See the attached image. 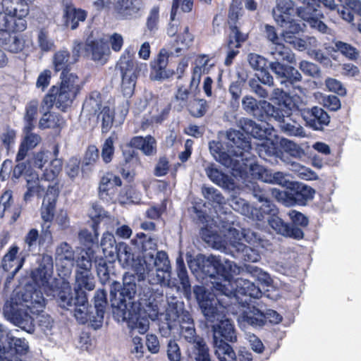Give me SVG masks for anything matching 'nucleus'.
Here are the masks:
<instances>
[{"instance_id": "nucleus-55", "label": "nucleus", "mask_w": 361, "mask_h": 361, "mask_svg": "<svg viewBox=\"0 0 361 361\" xmlns=\"http://www.w3.org/2000/svg\"><path fill=\"white\" fill-rule=\"evenodd\" d=\"M177 264V276L180 281V284L185 292L190 290V283L188 276L187 270L184 266L182 258H178Z\"/></svg>"}, {"instance_id": "nucleus-63", "label": "nucleus", "mask_w": 361, "mask_h": 361, "mask_svg": "<svg viewBox=\"0 0 361 361\" xmlns=\"http://www.w3.org/2000/svg\"><path fill=\"white\" fill-rule=\"evenodd\" d=\"M32 130H26L23 128V133L25 136L21 142L25 146L29 149H32L36 147L41 142V137L36 133L32 132Z\"/></svg>"}, {"instance_id": "nucleus-13", "label": "nucleus", "mask_w": 361, "mask_h": 361, "mask_svg": "<svg viewBox=\"0 0 361 361\" xmlns=\"http://www.w3.org/2000/svg\"><path fill=\"white\" fill-rule=\"evenodd\" d=\"M226 137L228 140V145L230 147V152L233 156L245 157V159H247L248 157L245 154L252 149V144L249 137L240 131L232 129L226 132Z\"/></svg>"}, {"instance_id": "nucleus-40", "label": "nucleus", "mask_w": 361, "mask_h": 361, "mask_svg": "<svg viewBox=\"0 0 361 361\" xmlns=\"http://www.w3.org/2000/svg\"><path fill=\"white\" fill-rule=\"evenodd\" d=\"M189 356L195 361H211L209 348L204 339H199L198 341L192 344Z\"/></svg>"}, {"instance_id": "nucleus-12", "label": "nucleus", "mask_w": 361, "mask_h": 361, "mask_svg": "<svg viewBox=\"0 0 361 361\" xmlns=\"http://www.w3.org/2000/svg\"><path fill=\"white\" fill-rule=\"evenodd\" d=\"M116 258L124 268L132 269L137 274L139 279L140 275H143V256L135 259L131 248L126 243H119L117 244Z\"/></svg>"}, {"instance_id": "nucleus-59", "label": "nucleus", "mask_w": 361, "mask_h": 361, "mask_svg": "<svg viewBox=\"0 0 361 361\" xmlns=\"http://www.w3.org/2000/svg\"><path fill=\"white\" fill-rule=\"evenodd\" d=\"M159 22V7L154 6L149 11L147 18L146 26L150 32H154L158 29Z\"/></svg>"}, {"instance_id": "nucleus-28", "label": "nucleus", "mask_w": 361, "mask_h": 361, "mask_svg": "<svg viewBox=\"0 0 361 361\" xmlns=\"http://www.w3.org/2000/svg\"><path fill=\"white\" fill-rule=\"evenodd\" d=\"M172 51H168L166 49L163 48L160 50L157 59L154 66V70L156 75L154 79L157 80L166 79L173 75V72L170 70H166L168 59L171 55H173Z\"/></svg>"}, {"instance_id": "nucleus-26", "label": "nucleus", "mask_w": 361, "mask_h": 361, "mask_svg": "<svg viewBox=\"0 0 361 361\" xmlns=\"http://www.w3.org/2000/svg\"><path fill=\"white\" fill-rule=\"evenodd\" d=\"M171 276L170 270H160L154 268L153 271H146L145 278L147 277L149 282L153 285H161V286H166L169 288H174L177 290L180 289L175 280L169 279Z\"/></svg>"}, {"instance_id": "nucleus-25", "label": "nucleus", "mask_w": 361, "mask_h": 361, "mask_svg": "<svg viewBox=\"0 0 361 361\" xmlns=\"http://www.w3.org/2000/svg\"><path fill=\"white\" fill-rule=\"evenodd\" d=\"M273 9V17L279 25H284L294 12V2L292 0H276Z\"/></svg>"}, {"instance_id": "nucleus-41", "label": "nucleus", "mask_w": 361, "mask_h": 361, "mask_svg": "<svg viewBox=\"0 0 361 361\" xmlns=\"http://www.w3.org/2000/svg\"><path fill=\"white\" fill-rule=\"evenodd\" d=\"M100 245L105 257L109 258V262L114 261L116 259L117 250L114 235L109 232L104 233Z\"/></svg>"}, {"instance_id": "nucleus-52", "label": "nucleus", "mask_w": 361, "mask_h": 361, "mask_svg": "<svg viewBox=\"0 0 361 361\" xmlns=\"http://www.w3.org/2000/svg\"><path fill=\"white\" fill-rule=\"evenodd\" d=\"M93 255L91 249L81 252L76 259L77 271H91Z\"/></svg>"}, {"instance_id": "nucleus-11", "label": "nucleus", "mask_w": 361, "mask_h": 361, "mask_svg": "<svg viewBox=\"0 0 361 361\" xmlns=\"http://www.w3.org/2000/svg\"><path fill=\"white\" fill-rule=\"evenodd\" d=\"M83 49L85 56L99 65L105 64L111 54L108 44L102 39H92L88 38Z\"/></svg>"}, {"instance_id": "nucleus-37", "label": "nucleus", "mask_w": 361, "mask_h": 361, "mask_svg": "<svg viewBox=\"0 0 361 361\" xmlns=\"http://www.w3.org/2000/svg\"><path fill=\"white\" fill-rule=\"evenodd\" d=\"M27 182V191L24 194L23 199L25 202L30 200L35 195L39 194L45 188L43 182L39 180L38 175L35 173L25 174Z\"/></svg>"}, {"instance_id": "nucleus-48", "label": "nucleus", "mask_w": 361, "mask_h": 361, "mask_svg": "<svg viewBox=\"0 0 361 361\" xmlns=\"http://www.w3.org/2000/svg\"><path fill=\"white\" fill-rule=\"evenodd\" d=\"M51 273L52 269L51 265L47 267L44 264H40L38 268L32 271V276L33 280L38 286H44L48 283Z\"/></svg>"}, {"instance_id": "nucleus-6", "label": "nucleus", "mask_w": 361, "mask_h": 361, "mask_svg": "<svg viewBox=\"0 0 361 361\" xmlns=\"http://www.w3.org/2000/svg\"><path fill=\"white\" fill-rule=\"evenodd\" d=\"M59 302L64 309L75 306L74 316L81 324L90 321H99L92 315L85 291L77 290L75 297L72 296L71 287L69 283H63L59 294Z\"/></svg>"}, {"instance_id": "nucleus-10", "label": "nucleus", "mask_w": 361, "mask_h": 361, "mask_svg": "<svg viewBox=\"0 0 361 361\" xmlns=\"http://www.w3.org/2000/svg\"><path fill=\"white\" fill-rule=\"evenodd\" d=\"M165 320L168 329L173 333L181 331L185 327H190V323L194 324L190 313L177 304L169 305L166 312Z\"/></svg>"}, {"instance_id": "nucleus-3", "label": "nucleus", "mask_w": 361, "mask_h": 361, "mask_svg": "<svg viewBox=\"0 0 361 361\" xmlns=\"http://www.w3.org/2000/svg\"><path fill=\"white\" fill-rule=\"evenodd\" d=\"M136 294V285L131 279L124 277L123 286L119 291L118 297L111 290V302L112 307L116 309V314L131 310L138 307H148L150 310L149 316L154 319L159 314V302L163 296L161 288L147 286L140 293L139 302L134 300Z\"/></svg>"}, {"instance_id": "nucleus-32", "label": "nucleus", "mask_w": 361, "mask_h": 361, "mask_svg": "<svg viewBox=\"0 0 361 361\" xmlns=\"http://www.w3.org/2000/svg\"><path fill=\"white\" fill-rule=\"evenodd\" d=\"M343 6V9H338V13L342 19L347 21L348 23H352L353 26H355L353 23L354 16L349 11H353L358 16H361V1L360 0H338Z\"/></svg>"}, {"instance_id": "nucleus-64", "label": "nucleus", "mask_w": 361, "mask_h": 361, "mask_svg": "<svg viewBox=\"0 0 361 361\" xmlns=\"http://www.w3.org/2000/svg\"><path fill=\"white\" fill-rule=\"evenodd\" d=\"M114 142L111 137L104 141L102 148V159L103 161L108 164L111 161L114 154Z\"/></svg>"}, {"instance_id": "nucleus-46", "label": "nucleus", "mask_w": 361, "mask_h": 361, "mask_svg": "<svg viewBox=\"0 0 361 361\" xmlns=\"http://www.w3.org/2000/svg\"><path fill=\"white\" fill-rule=\"evenodd\" d=\"M39 102L36 99L30 101L25 106L24 115V127L26 130H33L35 128V119L37 116Z\"/></svg>"}, {"instance_id": "nucleus-4", "label": "nucleus", "mask_w": 361, "mask_h": 361, "mask_svg": "<svg viewBox=\"0 0 361 361\" xmlns=\"http://www.w3.org/2000/svg\"><path fill=\"white\" fill-rule=\"evenodd\" d=\"M224 236L225 239L216 246V248L225 249L229 247L235 257H240L247 262H256L259 260L260 255L256 248L262 247L269 250L271 247L269 240L262 238L250 230L238 231L231 228Z\"/></svg>"}, {"instance_id": "nucleus-53", "label": "nucleus", "mask_w": 361, "mask_h": 361, "mask_svg": "<svg viewBox=\"0 0 361 361\" xmlns=\"http://www.w3.org/2000/svg\"><path fill=\"white\" fill-rule=\"evenodd\" d=\"M121 180L118 176L107 173L101 179L99 191L105 192L114 186H121Z\"/></svg>"}, {"instance_id": "nucleus-62", "label": "nucleus", "mask_w": 361, "mask_h": 361, "mask_svg": "<svg viewBox=\"0 0 361 361\" xmlns=\"http://www.w3.org/2000/svg\"><path fill=\"white\" fill-rule=\"evenodd\" d=\"M7 342L10 345H12L15 353L20 357L26 354L28 351V343L24 338H15L13 336V338H8Z\"/></svg>"}, {"instance_id": "nucleus-56", "label": "nucleus", "mask_w": 361, "mask_h": 361, "mask_svg": "<svg viewBox=\"0 0 361 361\" xmlns=\"http://www.w3.org/2000/svg\"><path fill=\"white\" fill-rule=\"evenodd\" d=\"M284 73L280 83L286 87L289 84L293 85L302 80V75L300 72L293 66H288Z\"/></svg>"}, {"instance_id": "nucleus-29", "label": "nucleus", "mask_w": 361, "mask_h": 361, "mask_svg": "<svg viewBox=\"0 0 361 361\" xmlns=\"http://www.w3.org/2000/svg\"><path fill=\"white\" fill-rule=\"evenodd\" d=\"M51 92L54 95L55 105L58 109L64 111L70 106L78 94L61 86H54Z\"/></svg>"}, {"instance_id": "nucleus-17", "label": "nucleus", "mask_w": 361, "mask_h": 361, "mask_svg": "<svg viewBox=\"0 0 361 361\" xmlns=\"http://www.w3.org/2000/svg\"><path fill=\"white\" fill-rule=\"evenodd\" d=\"M55 259L59 271L64 276L69 275L74 264V250L66 242L61 243L56 248Z\"/></svg>"}, {"instance_id": "nucleus-30", "label": "nucleus", "mask_w": 361, "mask_h": 361, "mask_svg": "<svg viewBox=\"0 0 361 361\" xmlns=\"http://www.w3.org/2000/svg\"><path fill=\"white\" fill-rule=\"evenodd\" d=\"M1 8L13 15L15 18L22 20H25L29 13V7L25 0H3Z\"/></svg>"}, {"instance_id": "nucleus-34", "label": "nucleus", "mask_w": 361, "mask_h": 361, "mask_svg": "<svg viewBox=\"0 0 361 361\" xmlns=\"http://www.w3.org/2000/svg\"><path fill=\"white\" fill-rule=\"evenodd\" d=\"M205 172L208 178L215 184L228 189L233 187L232 178L219 171L214 164L209 165L205 169Z\"/></svg>"}, {"instance_id": "nucleus-27", "label": "nucleus", "mask_w": 361, "mask_h": 361, "mask_svg": "<svg viewBox=\"0 0 361 361\" xmlns=\"http://www.w3.org/2000/svg\"><path fill=\"white\" fill-rule=\"evenodd\" d=\"M41 207V217L44 223H50L54 218L57 192L54 187L49 185Z\"/></svg>"}, {"instance_id": "nucleus-15", "label": "nucleus", "mask_w": 361, "mask_h": 361, "mask_svg": "<svg viewBox=\"0 0 361 361\" xmlns=\"http://www.w3.org/2000/svg\"><path fill=\"white\" fill-rule=\"evenodd\" d=\"M315 191L310 186L303 184H298L296 190L294 192L287 194L285 192L276 189L272 190L273 195L279 200L283 202L286 205L290 203L286 200V197H290L291 200L298 204H304L308 200L314 197Z\"/></svg>"}, {"instance_id": "nucleus-42", "label": "nucleus", "mask_w": 361, "mask_h": 361, "mask_svg": "<svg viewBox=\"0 0 361 361\" xmlns=\"http://www.w3.org/2000/svg\"><path fill=\"white\" fill-rule=\"evenodd\" d=\"M270 54L274 61H287L290 63L295 62V56L291 50L279 42L274 45L270 50Z\"/></svg>"}, {"instance_id": "nucleus-16", "label": "nucleus", "mask_w": 361, "mask_h": 361, "mask_svg": "<svg viewBox=\"0 0 361 361\" xmlns=\"http://www.w3.org/2000/svg\"><path fill=\"white\" fill-rule=\"evenodd\" d=\"M277 209L274 212L265 213L270 215L268 219L269 225L279 234L285 237L300 240L304 236V233L300 228L290 226L285 223L281 218L276 216Z\"/></svg>"}, {"instance_id": "nucleus-9", "label": "nucleus", "mask_w": 361, "mask_h": 361, "mask_svg": "<svg viewBox=\"0 0 361 361\" xmlns=\"http://www.w3.org/2000/svg\"><path fill=\"white\" fill-rule=\"evenodd\" d=\"M150 310L148 307H138L137 308L132 309L131 310L123 312L118 315L122 318L123 320L127 322L128 327L131 330L136 331L140 334H145L149 329V322L147 317L151 319L152 318L149 316ZM157 316L152 319L154 320Z\"/></svg>"}, {"instance_id": "nucleus-47", "label": "nucleus", "mask_w": 361, "mask_h": 361, "mask_svg": "<svg viewBox=\"0 0 361 361\" xmlns=\"http://www.w3.org/2000/svg\"><path fill=\"white\" fill-rule=\"evenodd\" d=\"M61 80L60 86L66 90H70L76 94L79 93L81 89V80L76 74L69 71L62 72Z\"/></svg>"}, {"instance_id": "nucleus-58", "label": "nucleus", "mask_w": 361, "mask_h": 361, "mask_svg": "<svg viewBox=\"0 0 361 361\" xmlns=\"http://www.w3.org/2000/svg\"><path fill=\"white\" fill-rule=\"evenodd\" d=\"M281 130L288 135L304 137L305 132L303 128L298 122L295 123H286L283 121L279 124Z\"/></svg>"}, {"instance_id": "nucleus-31", "label": "nucleus", "mask_w": 361, "mask_h": 361, "mask_svg": "<svg viewBox=\"0 0 361 361\" xmlns=\"http://www.w3.org/2000/svg\"><path fill=\"white\" fill-rule=\"evenodd\" d=\"M239 323H246L252 326H262L265 324L263 312L255 307H248L238 317Z\"/></svg>"}, {"instance_id": "nucleus-54", "label": "nucleus", "mask_w": 361, "mask_h": 361, "mask_svg": "<svg viewBox=\"0 0 361 361\" xmlns=\"http://www.w3.org/2000/svg\"><path fill=\"white\" fill-rule=\"evenodd\" d=\"M280 145L286 152L293 157L300 158L305 154L304 150L298 145L288 139L282 138L280 140Z\"/></svg>"}, {"instance_id": "nucleus-7", "label": "nucleus", "mask_w": 361, "mask_h": 361, "mask_svg": "<svg viewBox=\"0 0 361 361\" xmlns=\"http://www.w3.org/2000/svg\"><path fill=\"white\" fill-rule=\"evenodd\" d=\"M205 263L212 265L214 271L210 274L212 276L214 271H224V283H216L214 286L215 290L226 297H231L233 295L234 288L228 280V277L232 274H240V267H238L233 262L226 260L223 264L222 261L217 257L211 255L207 257Z\"/></svg>"}, {"instance_id": "nucleus-21", "label": "nucleus", "mask_w": 361, "mask_h": 361, "mask_svg": "<svg viewBox=\"0 0 361 361\" xmlns=\"http://www.w3.org/2000/svg\"><path fill=\"white\" fill-rule=\"evenodd\" d=\"M302 117L308 126L316 130H321L330 122L329 114L322 108L314 106L304 110Z\"/></svg>"}, {"instance_id": "nucleus-35", "label": "nucleus", "mask_w": 361, "mask_h": 361, "mask_svg": "<svg viewBox=\"0 0 361 361\" xmlns=\"http://www.w3.org/2000/svg\"><path fill=\"white\" fill-rule=\"evenodd\" d=\"M267 135H271V133H267L262 137H258V142L254 144L259 156L264 159L277 153L275 142L271 138L267 137Z\"/></svg>"}, {"instance_id": "nucleus-22", "label": "nucleus", "mask_w": 361, "mask_h": 361, "mask_svg": "<svg viewBox=\"0 0 361 361\" xmlns=\"http://www.w3.org/2000/svg\"><path fill=\"white\" fill-rule=\"evenodd\" d=\"M247 39V35L241 32L235 27L232 28V32L229 33L228 40V51L224 61L226 66H230L233 63V59L239 53L238 49L241 46V43L245 42Z\"/></svg>"}, {"instance_id": "nucleus-50", "label": "nucleus", "mask_w": 361, "mask_h": 361, "mask_svg": "<svg viewBox=\"0 0 361 361\" xmlns=\"http://www.w3.org/2000/svg\"><path fill=\"white\" fill-rule=\"evenodd\" d=\"M94 301L97 317L99 319V322H101L103 319L104 309L107 303L106 291L102 289L97 290L94 297Z\"/></svg>"}, {"instance_id": "nucleus-49", "label": "nucleus", "mask_w": 361, "mask_h": 361, "mask_svg": "<svg viewBox=\"0 0 361 361\" xmlns=\"http://www.w3.org/2000/svg\"><path fill=\"white\" fill-rule=\"evenodd\" d=\"M254 197L262 204L259 209L262 213H270L276 211V207L268 198L267 193L260 190L258 188H255L253 190Z\"/></svg>"}, {"instance_id": "nucleus-51", "label": "nucleus", "mask_w": 361, "mask_h": 361, "mask_svg": "<svg viewBox=\"0 0 361 361\" xmlns=\"http://www.w3.org/2000/svg\"><path fill=\"white\" fill-rule=\"evenodd\" d=\"M194 0H173L171 18L175 19L177 14L190 12L193 7Z\"/></svg>"}, {"instance_id": "nucleus-20", "label": "nucleus", "mask_w": 361, "mask_h": 361, "mask_svg": "<svg viewBox=\"0 0 361 361\" xmlns=\"http://www.w3.org/2000/svg\"><path fill=\"white\" fill-rule=\"evenodd\" d=\"M63 18L66 26L75 30L80 22H84L87 18V12L74 6L71 0H63Z\"/></svg>"}, {"instance_id": "nucleus-44", "label": "nucleus", "mask_w": 361, "mask_h": 361, "mask_svg": "<svg viewBox=\"0 0 361 361\" xmlns=\"http://www.w3.org/2000/svg\"><path fill=\"white\" fill-rule=\"evenodd\" d=\"M64 123L65 121L59 114L45 112L39 121V127L42 129L62 128Z\"/></svg>"}, {"instance_id": "nucleus-36", "label": "nucleus", "mask_w": 361, "mask_h": 361, "mask_svg": "<svg viewBox=\"0 0 361 361\" xmlns=\"http://www.w3.org/2000/svg\"><path fill=\"white\" fill-rule=\"evenodd\" d=\"M298 16L306 21L309 25L317 30L322 33H331V30L325 25L322 21L319 20L317 18V16H319L318 11L315 12H306V10L304 8H300L298 10Z\"/></svg>"}, {"instance_id": "nucleus-57", "label": "nucleus", "mask_w": 361, "mask_h": 361, "mask_svg": "<svg viewBox=\"0 0 361 361\" xmlns=\"http://www.w3.org/2000/svg\"><path fill=\"white\" fill-rule=\"evenodd\" d=\"M194 39L192 34L190 33L188 26H185L183 31L178 35L177 38V43L180 44L182 47H177L175 50L176 54L178 55L182 49H188Z\"/></svg>"}, {"instance_id": "nucleus-8", "label": "nucleus", "mask_w": 361, "mask_h": 361, "mask_svg": "<svg viewBox=\"0 0 361 361\" xmlns=\"http://www.w3.org/2000/svg\"><path fill=\"white\" fill-rule=\"evenodd\" d=\"M97 119L101 122L102 133L110 130L114 121V111L109 106L102 109L101 98L97 92L92 93L84 102L82 113L85 115H95L99 111Z\"/></svg>"}, {"instance_id": "nucleus-1", "label": "nucleus", "mask_w": 361, "mask_h": 361, "mask_svg": "<svg viewBox=\"0 0 361 361\" xmlns=\"http://www.w3.org/2000/svg\"><path fill=\"white\" fill-rule=\"evenodd\" d=\"M194 293L206 319L213 323L212 331L214 353L220 355L226 353L233 356V349L225 341L236 342L237 336L233 322L225 315V305L220 303L216 295L206 290L203 286H195Z\"/></svg>"}, {"instance_id": "nucleus-2", "label": "nucleus", "mask_w": 361, "mask_h": 361, "mask_svg": "<svg viewBox=\"0 0 361 361\" xmlns=\"http://www.w3.org/2000/svg\"><path fill=\"white\" fill-rule=\"evenodd\" d=\"M46 300L40 290L26 288L13 293L4 306V317L27 333L34 331L33 316L43 312Z\"/></svg>"}, {"instance_id": "nucleus-23", "label": "nucleus", "mask_w": 361, "mask_h": 361, "mask_svg": "<svg viewBox=\"0 0 361 361\" xmlns=\"http://www.w3.org/2000/svg\"><path fill=\"white\" fill-rule=\"evenodd\" d=\"M0 11V32H14L24 31L27 27L26 20L15 18L5 9Z\"/></svg>"}, {"instance_id": "nucleus-14", "label": "nucleus", "mask_w": 361, "mask_h": 361, "mask_svg": "<svg viewBox=\"0 0 361 361\" xmlns=\"http://www.w3.org/2000/svg\"><path fill=\"white\" fill-rule=\"evenodd\" d=\"M19 247L13 245L9 247L1 259V265L6 271H8L5 286H7L15 275L23 267L25 257L18 255Z\"/></svg>"}, {"instance_id": "nucleus-60", "label": "nucleus", "mask_w": 361, "mask_h": 361, "mask_svg": "<svg viewBox=\"0 0 361 361\" xmlns=\"http://www.w3.org/2000/svg\"><path fill=\"white\" fill-rule=\"evenodd\" d=\"M207 103L204 99H194L189 106V111L192 116L199 118L205 114L207 111Z\"/></svg>"}, {"instance_id": "nucleus-39", "label": "nucleus", "mask_w": 361, "mask_h": 361, "mask_svg": "<svg viewBox=\"0 0 361 361\" xmlns=\"http://www.w3.org/2000/svg\"><path fill=\"white\" fill-rule=\"evenodd\" d=\"M75 293L77 290L84 291L83 289L92 290L95 286L94 278L91 271H76Z\"/></svg>"}, {"instance_id": "nucleus-24", "label": "nucleus", "mask_w": 361, "mask_h": 361, "mask_svg": "<svg viewBox=\"0 0 361 361\" xmlns=\"http://www.w3.org/2000/svg\"><path fill=\"white\" fill-rule=\"evenodd\" d=\"M114 8L120 18L130 19L138 15L141 6L137 0H114Z\"/></svg>"}, {"instance_id": "nucleus-43", "label": "nucleus", "mask_w": 361, "mask_h": 361, "mask_svg": "<svg viewBox=\"0 0 361 361\" xmlns=\"http://www.w3.org/2000/svg\"><path fill=\"white\" fill-rule=\"evenodd\" d=\"M235 291L243 295H248L252 298H259L262 292L254 283L243 278L237 279L235 281Z\"/></svg>"}, {"instance_id": "nucleus-38", "label": "nucleus", "mask_w": 361, "mask_h": 361, "mask_svg": "<svg viewBox=\"0 0 361 361\" xmlns=\"http://www.w3.org/2000/svg\"><path fill=\"white\" fill-rule=\"evenodd\" d=\"M131 145L140 149L147 156H151L156 153V141L151 136L135 137L131 140Z\"/></svg>"}, {"instance_id": "nucleus-61", "label": "nucleus", "mask_w": 361, "mask_h": 361, "mask_svg": "<svg viewBox=\"0 0 361 361\" xmlns=\"http://www.w3.org/2000/svg\"><path fill=\"white\" fill-rule=\"evenodd\" d=\"M170 110L169 104L162 103H156L151 111L152 119L155 122H161L164 120Z\"/></svg>"}, {"instance_id": "nucleus-33", "label": "nucleus", "mask_w": 361, "mask_h": 361, "mask_svg": "<svg viewBox=\"0 0 361 361\" xmlns=\"http://www.w3.org/2000/svg\"><path fill=\"white\" fill-rule=\"evenodd\" d=\"M264 104H266L267 114L277 121L279 124L283 121L288 123L297 122L293 118V115L290 114V110L287 109L285 105L276 108L266 101L264 102Z\"/></svg>"}, {"instance_id": "nucleus-45", "label": "nucleus", "mask_w": 361, "mask_h": 361, "mask_svg": "<svg viewBox=\"0 0 361 361\" xmlns=\"http://www.w3.org/2000/svg\"><path fill=\"white\" fill-rule=\"evenodd\" d=\"M239 126L242 130L247 134L251 135L255 138L262 137L269 131V128L263 129L255 121L249 118H242L239 121Z\"/></svg>"}, {"instance_id": "nucleus-5", "label": "nucleus", "mask_w": 361, "mask_h": 361, "mask_svg": "<svg viewBox=\"0 0 361 361\" xmlns=\"http://www.w3.org/2000/svg\"><path fill=\"white\" fill-rule=\"evenodd\" d=\"M134 50L130 46L126 47L116 63V69L121 78V89L123 94L130 97L135 90L138 71L146 68L145 63L133 61Z\"/></svg>"}, {"instance_id": "nucleus-18", "label": "nucleus", "mask_w": 361, "mask_h": 361, "mask_svg": "<svg viewBox=\"0 0 361 361\" xmlns=\"http://www.w3.org/2000/svg\"><path fill=\"white\" fill-rule=\"evenodd\" d=\"M82 44L78 42H74L73 47V57H71L70 53L66 49H60L56 51L53 56V66L56 72H66L68 68L78 61L79 53Z\"/></svg>"}, {"instance_id": "nucleus-19", "label": "nucleus", "mask_w": 361, "mask_h": 361, "mask_svg": "<svg viewBox=\"0 0 361 361\" xmlns=\"http://www.w3.org/2000/svg\"><path fill=\"white\" fill-rule=\"evenodd\" d=\"M143 275H140V280L145 279L146 271H153L154 268L160 270H170V262L167 254L164 251L146 253L143 256Z\"/></svg>"}]
</instances>
